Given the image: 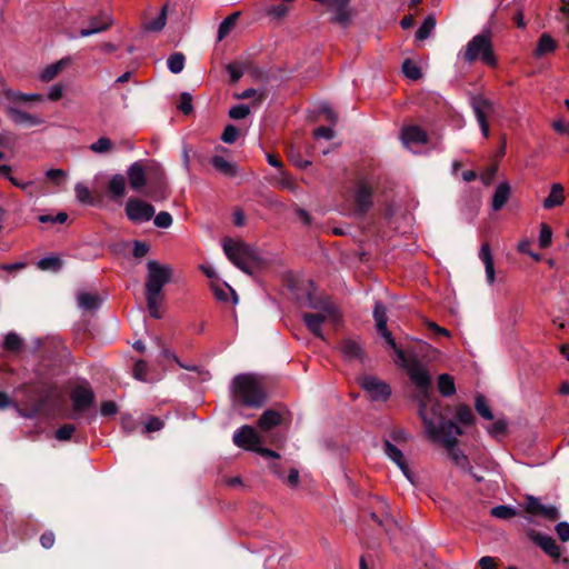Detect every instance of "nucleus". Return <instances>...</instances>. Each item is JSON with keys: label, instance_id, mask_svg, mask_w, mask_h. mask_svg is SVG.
Wrapping results in <instances>:
<instances>
[{"label": "nucleus", "instance_id": "nucleus-15", "mask_svg": "<svg viewBox=\"0 0 569 569\" xmlns=\"http://www.w3.org/2000/svg\"><path fill=\"white\" fill-rule=\"evenodd\" d=\"M232 441L237 447L249 451H254L257 446L262 443L259 433L249 425L238 428L232 436Z\"/></svg>", "mask_w": 569, "mask_h": 569}, {"label": "nucleus", "instance_id": "nucleus-43", "mask_svg": "<svg viewBox=\"0 0 569 569\" xmlns=\"http://www.w3.org/2000/svg\"><path fill=\"white\" fill-rule=\"evenodd\" d=\"M436 26V19L433 16H428L416 32L417 40L427 39Z\"/></svg>", "mask_w": 569, "mask_h": 569}, {"label": "nucleus", "instance_id": "nucleus-6", "mask_svg": "<svg viewBox=\"0 0 569 569\" xmlns=\"http://www.w3.org/2000/svg\"><path fill=\"white\" fill-rule=\"evenodd\" d=\"M459 56L469 64L475 63L477 60H481L489 67H496L498 61L493 52L491 32L486 30L475 36L467 43L465 51H461Z\"/></svg>", "mask_w": 569, "mask_h": 569}, {"label": "nucleus", "instance_id": "nucleus-63", "mask_svg": "<svg viewBox=\"0 0 569 569\" xmlns=\"http://www.w3.org/2000/svg\"><path fill=\"white\" fill-rule=\"evenodd\" d=\"M332 21L339 23L342 27H346L350 22V14H349L348 10L347 9L336 10Z\"/></svg>", "mask_w": 569, "mask_h": 569}, {"label": "nucleus", "instance_id": "nucleus-61", "mask_svg": "<svg viewBox=\"0 0 569 569\" xmlns=\"http://www.w3.org/2000/svg\"><path fill=\"white\" fill-rule=\"evenodd\" d=\"M288 158L291 163H293L300 169H305L311 164V161L302 159L301 156L299 153H296L293 150L288 152Z\"/></svg>", "mask_w": 569, "mask_h": 569}, {"label": "nucleus", "instance_id": "nucleus-45", "mask_svg": "<svg viewBox=\"0 0 569 569\" xmlns=\"http://www.w3.org/2000/svg\"><path fill=\"white\" fill-rule=\"evenodd\" d=\"M378 332L380 333V336H381V337H383V338H385V340H386L387 345H388L389 347H391V348L395 350V352H396V355H397L398 359H399L400 361H405V360H406V357H407L408 355L406 353V351H405V350H402L401 348H398V346H397V343H396V340L393 339V337H392L391 332L388 330V328L382 329V330H379Z\"/></svg>", "mask_w": 569, "mask_h": 569}, {"label": "nucleus", "instance_id": "nucleus-37", "mask_svg": "<svg viewBox=\"0 0 569 569\" xmlns=\"http://www.w3.org/2000/svg\"><path fill=\"white\" fill-rule=\"evenodd\" d=\"M77 199L83 204L97 206L98 200L91 194L89 188L82 183L74 187Z\"/></svg>", "mask_w": 569, "mask_h": 569}, {"label": "nucleus", "instance_id": "nucleus-50", "mask_svg": "<svg viewBox=\"0 0 569 569\" xmlns=\"http://www.w3.org/2000/svg\"><path fill=\"white\" fill-rule=\"evenodd\" d=\"M552 230L547 223H541L539 233V247L547 249L551 244Z\"/></svg>", "mask_w": 569, "mask_h": 569}, {"label": "nucleus", "instance_id": "nucleus-11", "mask_svg": "<svg viewBox=\"0 0 569 569\" xmlns=\"http://www.w3.org/2000/svg\"><path fill=\"white\" fill-rule=\"evenodd\" d=\"M156 209L152 204L138 198H129L126 203V214L134 223L147 222L153 218Z\"/></svg>", "mask_w": 569, "mask_h": 569}, {"label": "nucleus", "instance_id": "nucleus-34", "mask_svg": "<svg viewBox=\"0 0 569 569\" xmlns=\"http://www.w3.org/2000/svg\"><path fill=\"white\" fill-rule=\"evenodd\" d=\"M456 420L463 426H472L476 421L471 408L466 403H460L457 407Z\"/></svg>", "mask_w": 569, "mask_h": 569}, {"label": "nucleus", "instance_id": "nucleus-2", "mask_svg": "<svg viewBox=\"0 0 569 569\" xmlns=\"http://www.w3.org/2000/svg\"><path fill=\"white\" fill-rule=\"evenodd\" d=\"M129 184L132 190L141 191L147 187L146 194L152 199L163 197L166 182L163 172L156 164L144 168L140 161L133 162L127 171Z\"/></svg>", "mask_w": 569, "mask_h": 569}, {"label": "nucleus", "instance_id": "nucleus-51", "mask_svg": "<svg viewBox=\"0 0 569 569\" xmlns=\"http://www.w3.org/2000/svg\"><path fill=\"white\" fill-rule=\"evenodd\" d=\"M148 363L144 360H138L134 362L132 368V375L134 379L139 381H148L147 379Z\"/></svg>", "mask_w": 569, "mask_h": 569}, {"label": "nucleus", "instance_id": "nucleus-58", "mask_svg": "<svg viewBox=\"0 0 569 569\" xmlns=\"http://www.w3.org/2000/svg\"><path fill=\"white\" fill-rule=\"evenodd\" d=\"M162 427H163V421L162 420H160L157 417H150L148 419V421L146 422L142 432L143 433L154 432V431L160 430Z\"/></svg>", "mask_w": 569, "mask_h": 569}, {"label": "nucleus", "instance_id": "nucleus-1", "mask_svg": "<svg viewBox=\"0 0 569 569\" xmlns=\"http://www.w3.org/2000/svg\"><path fill=\"white\" fill-rule=\"evenodd\" d=\"M146 267L144 298L147 309L150 317L161 319L164 315L163 287L171 281L174 269L168 264H161L157 260H149Z\"/></svg>", "mask_w": 569, "mask_h": 569}, {"label": "nucleus", "instance_id": "nucleus-21", "mask_svg": "<svg viewBox=\"0 0 569 569\" xmlns=\"http://www.w3.org/2000/svg\"><path fill=\"white\" fill-rule=\"evenodd\" d=\"M401 139L405 144H422L427 143L428 134L419 126H406L401 130Z\"/></svg>", "mask_w": 569, "mask_h": 569}, {"label": "nucleus", "instance_id": "nucleus-13", "mask_svg": "<svg viewBox=\"0 0 569 569\" xmlns=\"http://www.w3.org/2000/svg\"><path fill=\"white\" fill-rule=\"evenodd\" d=\"M359 383L373 401H386L391 395L389 385L376 377L363 376L359 379Z\"/></svg>", "mask_w": 569, "mask_h": 569}, {"label": "nucleus", "instance_id": "nucleus-36", "mask_svg": "<svg viewBox=\"0 0 569 569\" xmlns=\"http://www.w3.org/2000/svg\"><path fill=\"white\" fill-rule=\"evenodd\" d=\"M373 319L376 321L377 331L387 328V322H388L387 308L381 301H376V303H375Z\"/></svg>", "mask_w": 569, "mask_h": 569}, {"label": "nucleus", "instance_id": "nucleus-59", "mask_svg": "<svg viewBox=\"0 0 569 569\" xmlns=\"http://www.w3.org/2000/svg\"><path fill=\"white\" fill-rule=\"evenodd\" d=\"M100 412L103 417H112L118 412V406L111 400L103 401L100 407Z\"/></svg>", "mask_w": 569, "mask_h": 569}, {"label": "nucleus", "instance_id": "nucleus-3", "mask_svg": "<svg viewBox=\"0 0 569 569\" xmlns=\"http://www.w3.org/2000/svg\"><path fill=\"white\" fill-rule=\"evenodd\" d=\"M222 249L227 258L247 274L252 276L267 264L257 249L243 241L227 237L222 241Z\"/></svg>", "mask_w": 569, "mask_h": 569}, {"label": "nucleus", "instance_id": "nucleus-44", "mask_svg": "<svg viewBox=\"0 0 569 569\" xmlns=\"http://www.w3.org/2000/svg\"><path fill=\"white\" fill-rule=\"evenodd\" d=\"M89 149L94 153L104 154L112 151L113 142L107 137H101L96 142L91 143Z\"/></svg>", "mask_w": 569, "mask_h": 569}, {"label": "nucleus", "instance_id": "nucleus-56", "mask_svg": "<svg viewBox=\"0 0 569 569\" xmlns=\"http://www.w3.org/2000/svg\"><path fill=\"white\" fill-rule=\"evenodd\" d=\"M239 137V129L234 127L233 124L226 126L221 140L226 143H233L237 138Z\"/></svg>", "mask_w": 569, "mask_h": 569}, {"label": "nucleus", "instance_id": "nucleus-12", "mask_svg": "<svg viewBox=\"0 0 569 569\" xmlns=\"http://www.w3.org/2000/svg\"><path fill=\"white\" fill-rule=\"evenodd\" d=\"M302 320L305 326L308 328V330L316 336L317 338H320L325 340V335L322 332V325L326 321L331 320L335 325H338L340 321V316L337 311H335L333 315H328V312H305L302 315Z\"/></svg>", "mask_w": 569, "mask_h": 569}, {"label": "nucleus", "instance_id": "nucleus-28", "mask_svg": "<svg viewBox=\"0 0 569 569\" xmlns=\"http://www.w3.org/2000/svg\"><path fill=\"white\" fill-rule=\"evenodd\" d=\"M308 306L312 309L319 310V312H328L333 315L336 308L325 298L316 297L311 291L307 292Z\"/></svg>", "mask_w": 569, "mask_h": 569}, {"label": "nucleus", "instance_id": "nucleus-20", "mask_svg": "<svg viewBox=\"0 0 569 569\" xmlns=\"http://www.w3.org/2000/svg\"><path fill=\"white\" fill-rule=\"evenodd\" d=\"M383 451L386 456L400 468L406 478L412 481L411 472L406 462L402 451L399 448H397L393 443H391L389 440H385Z\"/></svg>", "mask_w": 569, "mask_h": 569}, {"label": "nucleus", "instance_id": "nucleus-48", "mask_svg": "<svg viewBox=\"0 0 569 569\" xmlns=\"http://www.w3.org/2000/svg\"><path fill=\"white\" fill-rule=\"evenodd\" d=\"M490 513H491V516H493L496 518L507 520V519L515 517L517 515V511H516V509H513L510 506L500 505V506L493 507L491 509Z\"/></svg>", "mask_w": 569, "mask_h": 569}, {"label": "nucleus", "instance_id": "nucleus-41", "mask_svg": "<svg viewBox=\"0 0 569 569\" xmlns=\"http://www.w3.org/2000/svg\"><path fill=\"white\" fill-rule=\"evenodd\" d=\"M67 63V59H61L60 61L48 66L41 73V80L46 82L51 81L59 74Z\"/></svg>", "mask_w": 569, "mask_h": 569}, {"label": "nucleus", "instance_id": "nucleus-7", "mask_svg": "<svg viewBox=\"0 0 569 569\" xmlns=\"http://www.w3.org/2000/svg\"><path fill=\"white\" fill-rule=\"evenodd\" d=\"M426 429L428 438L433 442H441L446 449H451L458 445V436L463 435V430L453 420H442L441 426H437L428 412L420 417Z\"/></svg>", "mask_w": 569, "mask_h": 569}, {"label": "nucleus", "instance_id": "nucleus-64", "mask_svg": "<svg viewBox=\"0 0 569 569\" xmlns=\"http://www.w3.org/2000/svg\"><path fill=\"white\" fill-rule=\"evenodd\" d=\"M56 542V536L53 533V531L51 530H47L44 531L41 536H40V545L44 548V549H50L53 547Z\"/></svg>", "mask_w": 569, "mask_h": 569}, {"label": "nucleus", "instance_id": "nucleus-31", "mask_svg": "<svg viewBox=\"0 0 569 569\" xmlns=\"http://www.w3.org/2000/svg\"><path fill=\"white\" fill-rule=\"evenodd\" d=\"M101 299L98 295L81 292L78 296V305L86 311H93L100 307Z\"/></svg>", "mask_w": 569, "mask_h": 569}, {"label": "nucleus", "instance_id": "nucleus-55", "mask_svg": "<svg viewBox=\"0 0 569 569\" xmlns=\"http://www.w3.org/2000/svg\"><path fill=\"white\" fill-rule=\"evenodd\" d=\"M193 111L192 97L189 92H180V112L188 116Z\"/></svg>", "mask_w": 569, "mask_h": 569}, {"label": "nucleus", "instance_id": "nucleus-60", "mask_svg": "<svg viewBox=\"0 0 569 569\" xmlns=\"http://www.w3.org/2000/svg\"><path fill=\"white\" fill-rule=\"evenodd\" d=\"M555 530L557 532L558 538L562 542L569 541V523L567 521H561L556 525Z\"/></svg>", "mask_w": 569, "mask_h": 569}, {"label": "nucleus", "instance_id": "nucleus-9", "mask_svg": "<svg viewBox=\"0 0 569 569\" xmlns=\"http://www.w3.org/2000/svg\"><path fill=\"white\" fill-rule=\"evenodd\" d=\"M373 188L365 179H359L353 190V213L365 217L373 207Z\"/></svg>", "mask_w": 569, "mask_h": 569}, {"label": "nucleus", "instance_id": "nucleus-52", "mask_svg": "<svg viewBox=\"0 0 569 569\" xmlns=\"http://www.w3.org/2000/svg\"><path fill=\"white\" fill-rule=\"evenodd\" d=\"M76 431V427L71 423H66L59 427L56 430V438L59 441H68L71 439L73 432Z\"/></svg>", "mask_w": 569, "mask_h": 569}, {"label": "nucleus", "instance_id": "nucleus-24", "mask_svg": "<svg viewBox=\"0 0 569 569\" xmlns=\"http://www.w3.org/2000/svg\"><path fill=\"white\" fill-rule=\"evenodd\" d=\"M107 191L113 200L121 199L126 194V178L120 173L112 176Z\"/></svg>", "mask_w": 569, "mask_h": 569}, {"label": "nucleus", "instance_id": "nucleus-46", "mask_svg": "<svg viewBox=\"0 0 569 569\" xmlns=\"http://www.w3.org/2000/svg\"><path fill=\"white\" fill-rule=\"evenodd\" d=\"M402 72L410 80H419L422 77L421 69L410 59L403 61Z\"/></svg>", "mask_w": 569, "mask_h": 569}, {"label": "nucleus", "instance_id": "nucleus-18", "mask_svg": "<svg viewBox=\"0 0 569 569\" xmlns=\"http://www.w3.org/2000/svg\"><path fill=\"white\" fill-rule=\"evenodd\" d=\"M180 369H184L190 373H180V381L188 383L190 387H196L199 382H203L209 379L208 371H204L197 365H184L180 361Z\"/></svg>", "mask_w": 569, "mask_h": 569}, {"label": "nucleus", "instance_id": "nucleus-30", "mask_svg": "<svg viewBox=\"0 0 569 569\" xmlns=\"http://www.w3.org/2000/svg\"><path fill=\"white\" fill-rule=\"evenodd\" d=\"M557 48L556 41L548 33H542L538 40L535 57L539 58L547 53L553 52Z\"/></svg>", "mask_w": 569, "mask_h": 569}, {"label": "nucleus", "instance_id": "nucleus-49", "mask_svg": "<svg viewBox=\"0 0 569 569\" xmlns=\"http://www.w3.org/2000/svg\"><path fill=\"white\" fill-rule=\"evenodd\" d=\"M7 97L9 99H12V100H17V101H20V102H29V101H42L43 100V97L39 93H22V92H11L9 91L7 93Z\"/></svg>", "mask_w": 569, "mask_h": 569}, {"label": "nucleus", "instance_id": "nucleus-5", "mask_svg": "<svg viewBox=\"0 0 569 569\" xmlns=\"http://www.w3.org/2000/svg\"><path fill=\"white\" fill-rule=\"evenodd\" d=\"M232 393L244 407L261 408L266 403V393L254 376L237 375L232 380Z\"/></svg>", "mask_w": 569, "mask_h": 569}, {"label": "nucleus", "instance_id": "nucleus-38", "mask_svg": "<svg viewBox=\"0 0 569 569\" xmlns=\"http://www.w3.org/2000/svg\"><path fill=\"white\" fill-rule=\"evenodd\" d=\"M240 16V12H233L232 14L228 16L219 26L218 29V40L221 41L224 39L230 31L233 29L238 18Z\"/></svg>", "mask_w": 569, "mask_h": 569}, {"label": "nucleus", "instance_id": "nucleus-33", "mask_svg": "<svg viewBox=\"0 0 569 569\" xmlns=\"http://www.w3.org/2000/svg\"><path fill=\"white\" fill-rule=\"evenodd\" d=\"M341 350L349 360L362 359L363 357L361 347L351 339H346L341 342Z\"/></svg>", "mask_w": 569, "mask_h": 569}, {"label": "nucleus", "instance_id": "nucleus-19", "mask_svg": "<svg viewBox=\"0 0 569 569\" xmlns=\"http://www.w3.org/2000/svg\"><path fill=\"white\" fill-rule=\"evenodd\" d=\"M111 24H112V20L106 13H102L97 17H91L89 19V27L80 29L79 36L80 37H89V36L106 31L111 27Z\"/></svg>", "mask_w": 569, "mask_h": 569}, {"label": "nucleus", "instance_id": "nucleus-32", "mask_svg": "<svg viewBox=\"0 0 569 569\" xmlns=\"http://www.w3.org/2000/svg\"><path fill=\"white\" fill-rule=\"evenodd\" d=\"M438 390L443 397H451L456 393L453 377L449 373H441L438 377Z\"/></svg>", "mask_w": 569, "mask_h": 569}, {"label": "nucleus", "instance_id": "nucleus-62", "mask_svg": "<svg viewBox=\"0 0 569 569\" xmlns=\"http://www.w3.org/2000/svg\"><path fill=\"white\" fill-rule=\"evenodd\" d=\"M46 176L51 182L60 184L66 177V172L62 169H49Z\"/></svg>", "mask_w": 569, "mask_h": 569}, {"label": "nucleus", "instance_id": "nucleus-4", "mask_svg": "<svg viewBox=\"0 0 569 569\" xmlns=\"http://www.w3.org/2000/svg\"><path fill=\"white\" fill-rule=\"evenodd\" d=\"M402 367L407 370V373L412 383L418 389L416 400L418 402V415L422 417L427 413L428 402L432 399V382L428 370L421 365L416 355L407 356Z\"/></svg>", "mask_w": 569, "mask_h": 569}, {"label": "nucleus", "instance_id": "nucleus-27", "mask_svg": "<svg viewBox=\"0 0 569 569\" xmlns=\"http://www.w3.org/2000/svg\"><path fill=\"white\" fill-rule=\"evenodd\" d=\"M510 197V186L507 182H501L492 197V209L499 211L507 203Z\"/></svg>", "mask_w": 569, "mask_h": 569}, {"label": "nucleus", "instance_id": "nucleus-14", "mask_svg": "<svg viewBox=\"0 0 569 569\" xmlns=\"http://www.w3.org/2000/svg\"><path fill=\"white\" fill-rule=\"evenodd\" d=\"M471 104L477 118V121L479 123V127L481 129V132L485 138L489 137V123H488V114L493 112L495 107L493 103L482 97V96H475L472 97Z\"/></svg>", "mask_w": 569, "mask_h": 569}, {"label": "nucleus", "instance_id": "nucleus-16", "mask_svg": "<svg viewBox=\"0 0 569 569\" xmlns=\"http://www.w3.org/2000/svg\"><path fill=\"white\" fill-rule=\"evenodd\" d=\"M525 511L531 516H540L549 521H557L560 518V511L556 506H545L538 498L528 495L525 500Z\"/></svg>", "mask_w": 569, "mask_h": 569}, {"label": "nucleus", "instance_id": "nucleus-23", "mask_svg": "<svg viewBox=\"0 0 569 569\" xmlns=\"http://www.w3.org/2000/svg\"><path fill=\"white\" fill-rule=\"evenodd\" d=\"M479 258L485 264L486 270V277L489 284H492L496 279L495 274V264H493V258L491 254V249L488 242L482 243L480 251H479Z\"/></svg>", "mask_w": 569, "mask_h": 569}, {"label": "nucleus", "instance_id": "nucleus-26", "mask_svg": "<svg viewBox=\"0 0 569 569\" xmlns=\"http://www.w3.org/2000/svg\"><path fill=\"white\" fill-rule=\"evenodd\" d=\"M210 163L218 172L228 178H232L237 174L236 164L226 160L222 156H213Z\"/></svg>", "mask_w": 569, "mask_h": 569}, {"label": "nucleus", "instance_id": "nucleus-57", "mask_svg": "<svg viewBox=\"0 0 569 569\" xmlns=\"http://www.w3.org/2000/svg\"><path fill=\"white\" fill-rule=\"evenodd\" d=\"M153 222L158 228H168L172 223V217L167 211H161L154 217Z\"/></svg>", "mask_w": 569, "mask_h": 569}, {"label": "nucleus", "instance_id": "nucleus-35", "mask_svg": "<svg viewBox=\"0 0 569 569\" xmlns=\"http://www.w3.org/2000/svg\"><path fill=\"white\" fill-rule=\"evenodd\" d=\"M167 10L168 4H164L156 19L146 21L143 23L144 30L152 32L162 30L167 22Z\"/></svg>", "mask_w": 569, "mask_h": 569}, {"label": "nucleus", "instance_id": "nucleus-17", "mask_svg": "<svg viewBox=\"0 0 569 569\" xmlns=\"http://www.w3.org/2000/svg\"><path fill=\"white\" fill-rule=\"evenodd\" d=\"M527 537L537 546H539L549 557L558 560L560 558V548L556 540L547 535H543L535 529L527 530Z\"/></svg>", "mask_w": 569, "mask_h": 569}, {"label": "nucleus", "instance_id": "nucleus-39", "mask_svg": "<svg viewBox=\"0 0 569 569\" xmlns=\"http://www.w3.org/2000/svg\"><path fill=\"white\" fill-rule=\"evenodd\" d=\"M427 412L429 418H432L437 426H441L442 420H447L446 417L441 412V405L438 399L432 395V399L428 402Z\"/></svg>", "mask_w": 569, "mask_h": 569}, {"label": "nucleus", "instance_id": "nucleus-47", "mask_svg": "<svg viewBox=\"0 0 569 569\" xmlns=\"http://www.w3.org/2000/svg\"><path fill=\"white\" fill-rule=\"evenodd\" d=\"M452 461L461 469L466 470L470 466L469 458L460 450L452 447L451 449H447Z\"/></svg>", "mask_w": 569, "mask_h": 569}, {"label": "nucleus", "instance_id": "nucleus-54", "mask_svg": "<svg viewBox=\"0 0 569 569\" xmlns=\"http://www.w3.org/2000/svg\"><path fill=\"white\" fill-rule=\"evenodd\" d=\"M250 113L247 104H237L229 110V117L234 120L244 119Z\"/></svg>", "mask_w": 569, "mask_h": 569}, {"label": "nucleus", "instance_id": "nucleus-10", "mask_svg": "<svg viewBox=\"0 0 569 569\" xmlns=\"http://www.w3.org/2000/svg\"><path fill=\"white\" fill-rule=\"evenodd\" d=\"M70 399L72 402L73 411L71 418L73 419H77L79 416L84 415L88 410H90L93 407L96 402L94 392L88 383L74 387L70 393Z\"/></svg>", "mask_w": 569, "mask_h": 569}, {"label": "nucleus", "instance_id": "nucleus-42", "mask_svg": "<svg viewBox=\"0 0 569 569\" xmlns=\"http://www.w3.org/2000/svg\"><path fill=\"white\" fill-rule=\"evenodd\" d=\"M475 409L482 418H485L487 420L493 419V413H492L490 407L488 406V402H487V399L485 396L477 395V397L475 399Z\"/></svg>", "mask_w": 569, "mask_h": 569}, {"label": "nucleus", "instance_id": "nucleus-22", "mask_svg": "<svg viewBox=\"0 0 569 569\" xmlns=\"http://www.w3.org/2000/svg\"><path fill=\"white\" fill-rule=\"evenodd\" d=\"M7 112L10 119L17 124H23L27 127H34L42 123V120L34 114L22 111L18 108L9 107Z\"/></svg>", "mask_w": 569, "mask_h": 569}, {"label": "nucleus", "instance_id": "nucleus-53", "mask_svg": "<svg viewBox=\"0 0 569 569\" xmlns=\"http://www.w3.org/2000/svg\"><path fill=\"white\" fill-rule=\"evenodd\" d=\"M150 251V244L146 241L134 240L132 248V256L137 259H141Z\"/></svg>", "mask_w": 569, "mask_h": 569}, {"label": "nucleus", "instance_id": "nucleus-25", "mask_svg": "<svg viewBox=\"0 0 569 569\" xmlns=\"http://www.w3.org/2000/svg\"><path fill=\"white\" fill-rule=\"evenodd\" d=\"M565 189L560 183H553L549 196L543 200L545 209H552L565 202Z\"/></svg>", "mask_w": 569, "mask_h": 569}, {"label": "nucleus", "instance_id": "nucleus-29", "mask_svg": "<svg viewBox=\"0 0 569 569\" xmlns=\"http://www.w3.org/2000/svg\"><path fill=\"white\" fill-rule=\"evenodd\" d=\"M23 347H24V341L18 333L9 332L8 335H6L3 342H2V348L6 351L13 353V355H18L22 351Z\"/></svg>", "mask_w": 569, "mask_h": 569}, {"label": "nucleus", "instance_id": "nucleus-40", "mask_svg": "<svg viewBox=\"0 0 569 569\" xmlns=\"http://www.w3.org/2000/svg\"><path fill=\"white\" fill-rule=\"evenodd\" d=\"M63 261L59 257H46L38 261L37 266L42 271H59Z\"/></svg>", "mask_w": 569, "mask_h": 569}, {"label": "nucleus", "instance_id": "nucleus-8", "mask_svg": "<svg viewBox=\"0 0 569 569\" xmlns=\"http://www.w3.org/2000/svg\"><path fill=\"white\" fill-rule=\"evenodd\" d=\"M281 422L282 416L273 409H267L257 422L259 429L266 433L268 442L276 448H281L286 442L284 433L273 430L276 427L280 426Z\"/></svg>", "mask_w": 569, "mask_h": 569}]
</instances>
